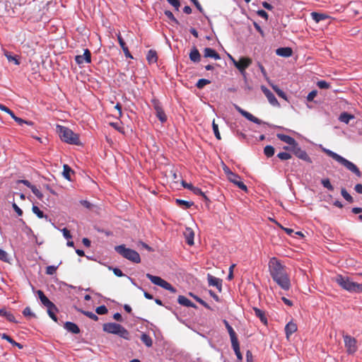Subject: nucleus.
I'll return each mask as SVG.
<instances>
[{
	"label": "nucleus",
	"mask_w": 362,
	"mask_h": 362,
	"mask_svg": "<svg viewBox=\"0 0 362 362\" xmlns=\"http://www.w3.org/2000/svg\"><path fill=\"white\" fill-rule=\"evenodd\" d=\"M189 59L193 62H199L201 59V55L196 47L192 49L189 53Z\"/></svg>",
	"instance_id": "obj_25"
},
{
	"label": "nucleus",
	"mask_w": 362,
	"mask_h": 362,
	"mask_svg": "<svg viewBox=\"0 0 362 362\" xmlns=\"http://www.w3.org/2000/svg\"><path fill=\"white\" fill-rule=\"evenodd\" d=\"M76 62L80 66H82L85 64L90 63L91 62V54L90 52L88 49H83V54H78L75 57Z\"/></svg>",
	"instance_id": "obj_10"
},
{
	"label": "nucleus",
	"mask_w": 362,
	"mask_h": 362,
	"mask_svg": "<svg viewBox=\"0 0 362 362\" xmlns=\"http://www.w3.org/2000/svg\"><path fill=\"white\" fill-rule=\"evenodd\" d=\"M354 189L356 192H358L359 194H362V185L361 184L356 185Z\"/></svg>",
	"instance_id": "obj_64"
},
{
	"label": "nucleus",
	"mask_w": 362,
	"mask_h": 362,
	"mask_svg": "<svg viewBox=\"0 0 362 362\" xmlns=\"http://www.w3.org/2000/svg\"><path fill=\"white\" fill-rule=\"evenodd\" d=\"M165 15L175 24H179L178 21L175 18L174 15L170 11H165Z\"/></svg>",
	"instance_id": "obj_47"
},
{
	"label": "nucleus",
	"mask_w": 362,
	"mask_h": 362,
	"mask_svg": "<svg viewBox=\"0 0 362 362\" xmlns=\"http://www.w3.org/2000/svg\"><path fill=\"white\" fill-rule=\"evenodd\" d=\"M115 250L124 258L134 263H139L141 262L139 254L136 250L126 247L124 245L116 246Z\"/></svg>",
	"instance_id": "obj_5"
},
{
	"label": "nucleus",
	"mask_w": 362,
	"mask_h": 362,
	"mask_svg": "<svg viewBox=\"0 0 362 362\" xmlns=\"http://www.w3.org/2000/svg\"><path fill=\"white\" fill-rule=\"evenodd\" d=\"M146 59L149 63H155L157 61L156 52L153 50H149L148 52Z\"/></svg>",
	"instance_id": "obj_31"
},
{
	"label": "nucleus",
	"mask_w": 362,
	"mask_h": 362,
	"mask_svg": "<svg viewBox=\"0 0 362 362\" xmlns=\"http://www.w3.org/2000/svg\"><path fill=\"white\" fill-rule=\"evenodd\" d=\"M317 85L321 89H327L330 87L329 84L325 81H320Z\"/></svg>",
	"instance_id": "obj_49"
},
{
	"label": "nucleus",
	"mask_w": 362,
	"mask_h": 362,
	"mask_svg": "<svg viewBox=\"0 0 362 362\" xmlns=\"http://www.w3.org/2000/svg\"><path fill=\"white\" fill-rule=\"evenodd\" d=\"M167 1L170 5H172L175 8V10H177V11L179 10V8L180 6V3L179 0H167Z\"/></svg>",
	"instance_id": "obj_52"
},
{
	"label": "nucleus",
	"mask_w": 362,
	"mask_h": 362,
	"mask_svg": "<svg viewBox=\"0 0 362 362\" xmlns=\"http://www.w3.org/2000/svg\"><path fill=\"white\" fill-rule=\"evenodd\" d=\"M37 294L41 301V303L46 307V308H49V307H52L54 308V303L52 302H51L48 298L44 294V293L40 291V290H38L37 291Z\"/></svg>",
	"instance_id": "obj_16"
},
{
	"label": "nucleus",
	"mask_w": 362,
	"mask_h": 362,
	"mask_svg": "<svg viewBox=\"0 0 362 362\" xmlns=\"http://www.w3.org/2000/svg\"><path fill=\"white\" fill-rule=\"evenodd\" d=\"M141 341L145 344V345L148 347H151L152 346V339L151 338L147 335L146 334H143L141 337Z\"/></svg>",
	"instance_id": "obj_33"
},
{
	"label": "nucleus",
	"mask_w": 362,
	"mask_h": 362,
	"mask_svg": "<svg viewBox=\"0 0 362 362\" xmlns=\"http://www.w3.org/2000/svg\"><path fill=\"white\" fill-rule=\"evenodd\" d=\"M103 330L107 333L114 334L122 337L124 339H128L129 332L119 324L109 322L103 325Z\"/></svg>",
	"instance_id": "obj_6"
},
{
	"label": "nucleus",
	"mask_w": 362,
	"mask_h": 362,
	"mask_svg": "<svg viewBox=\"0 0 362 362\" xmlns=\"http://www.w3.org/2000/svg\"><path fill=\"white\" fill-rule=\"evenodd\" d=\"M32 192H33V194L39 199H42L43 197V194L34 185H33L31 187H30Z\"/></svg>",
	"instance_id": "obj_45"
},
{
	"label": "nucleus",
	"mask_w": 362,
	"mask_h": 362,
	"mask_svg": "<svg viewBox=\"0 0 362 362\" xmlns=\"http://www.w3.org/2000/svg\"><path fill=\"white\" fill-rule=\"evenodd\" d=\"M252 64V60L247 57H241L239 61H234V66L244 74L245 69Z\"/></svg>",
	"instance_id": "obj_11"
},
{
	"label": "nucleus",
	"mask_w": 362,
	"mask_h": 362,
	"mask_svg": "<svg viewBox=\"0 0 362 362\" xmlns=\"http://www.w3.org/2000/svg\"><path fill=\"white\" fill-rule=\"evenodd\" d=\"M0 315L5 317L10 322L15 321V317L10 312L6 311V310H0Z\"/></svg>",
	"instance_id": "obj_32"
},
{
	"label": "nucleus",
	"mask_w": 362,
	"mask_h": 362,
	"mask_svg": "<svg viewBox=\"0 0 362 362\" xmlns=\"http://www.w3.org/2000/svg\"><path fill=\"white\" fill-rule=\"evenodd\" d=\"M12 207L18 216H21L23 215V211L18 206V205L15 202L12 204Z\"/></svg>",
	"instance_id": "obj_56"
},
{
	"label": "nucleus",
	"mask_w": 362,
	"mask_h": 362,
	"mask_svg": "<svg viewBox=\"0 0 362 362\" xmlns=\"http://www.w3.org/2000/svg\"><path fill=\"white\" fill-rule=\"evenodd\" d=\"M57 269V267H56V266H54V265L48 266L46 268V273L49 275H52L56 272Z\"/></svg>",
	"instance_id": "obj_51"
},
{
	"label": "nucleus",
	"mask_w": 362,
	"mask_h": 362,
	"mask_svg": "<svg viewBox=\"0 0 362 362\" xmlns=\"http://www.w3.org/2000/svg\"><path fill=\"white\" fill-rule=\"evenodd\" d=\"M257 13L259 16L267 20L268 19V14L264 10H259L257 11Z\"/></svg>",
	"instance_id": "obj_58"
},
{
	"label": "nucleus",
	"mask_w": 362,
	"mask_h": 362,
	"mask_svg": "<svg viewBox=\"0 0 362 362\" xmlns=\"http://www.w3.org/2000/svg\"><path fill=\"white\" fill-rule=\"evenodd\" d=\"M316 95H317V91L313 90L310 93H309V94L308 95L307 100L308 101H312Z\"/></svg>",
	"instance_id": "obj_59"
},
{
	"label": "nucleus",
	"mask_w": 362,
	"mask_h": 362,
	"mask_svg": "<svg viewBox=\"0 0 362 362\" xmlns=\"http://www.w3.org/2000/svg\"><path fill=\"white\" fill-rule=\"evenodd\" d=\"M47 313L49 315V316L55 322L57 321V316L55 315V312L57 311V308L55 306V305H54V308L52 307H49V308H47Z\"/></svg>",
	"instance_id": "obj_35"
},
{
	"label": "nucleus",
	"mask_w": 362,
	"mask_h": 362,
	"mask_svg": "<svg viewBox=\"0 0 362 362\" xmlns=\"http://www.w3.org/2000/svg\"><path fill=\"white\" fill-rule=\"evenodd\" d=\"M261 90H262V92L267 97L269 103L272 105L275 106V107H279V103L277 99L276 98L274 95L267 88H266L264 86H262Z\"/></svg>",
	"instance_id": "obj_12"
},
{
	"label": "nucleus",
	"mask_w": 362,
	"mask_h": 362,
	"mask_svg": "<svg viewBox=\"0 0 362 362\" xmlns=\"http://www.w3.org/2000/svg\"><path fill=\"white\" fill-rule=\"evenodd\" d=\"M33 214H35L39 218H45L47 221H51V219L46 215H44L43 212L37 206L33 205L32 208Z\"/></svg>",
	"instance_id": "obj_27"
},
{
	"label": "nucleus",
	"mask_w": 362,
	"mask_h": 362,
	"mask_svg": "<svg viewBox=\"0 0 362 362\" xmlns=\"http://www.w3.org/2000/svg\"><path fill=\"white\" fill-rule=\"evenodd\" d=\"M112 272L115 274V275H116L117 276L120 277V276H124V274L122 273V272L118 268H113Z\"/></svg>",
	"instance_id": "obj_63"
},
{
	"label": "nucleus",
	"mask_w": 362,
	"mask_h": 362,
	"mask_svg": "<svg viewBox=\"0 0 362 362\" xmlns=\"http://www.w3.org/2000/svg\"><path fill=\"white\" fill-rule=\"evenodd\" d=\"M207 280H208V282H209V284L210 286H215L216 287L219 291H221V281L211 275V274H208L207 276Z\"/></svg>",
	"instance_id": "obj_17"
},
{
	"label": "nucleus",
	"mask_w": 362,
	"mask_h": 362,
	"mask_svg": "<svg viewBox=\"0 0 362 362\" xmlns=\"http://www.w3.org/2000/svg\"><path fill=\"white\" fill-rule=\"evenodd\" d=\"M5 56L6 57L7 59L11 62H13L15 64L18 65L20 64L18 59H17L16 56H12L8 52H5L4 53Z\"/></svg>",
	"instance_id": "obj_38"
},
{
	"label": "nucleus",
	"mask_w": 362,
	"mask_h": 362,
	"mask_svg": "<svg viewBox=\"0 0 362 362\" xmlns=\"http://www.w3.org/2000/svg\"><path fill=\"white\" fill-rule=\"evenodd\" d=\"M235 108L237 110V111H238L243 117H245L247 119L255 123V124H260L262 123V122L255 117V116H253L251 113L243 110L241 107H240L239 106L235 105Z\"/></svg>",
	"instance_id": "obj_13"
},
{
	"label": "nucleus",
	"mask_w": 362,
	"mask_h": 362,
	"mask_svg": "<svg viewBox=\"0 0 362 362\" xmlns=\"http://www.w3.org/2000/svg\"><path fill=\"white\" fill-rule=\"evenodd\" d=\"M56 129L60 139L64 142L76 145L80 144L78 134L74 133L70 129L62 125H57Z\"/></svg>",
	"instance_id": "obj_4"
},
{
	"label": "nucleus",
	"mask_w": 362,
	"mask_h": 362,
	"mask_svg": "<svg viewBox=\"0 0 362 362\" xmlns=\"http://www.w3.org/2000/svg\"><path fill=\"white\" fill-rule=\"evenodd\" d=\"M277 55L284 57H288L292 54V49L289 47H281L276 50Z\"/></svg>",
	"instance_id": "obj_23"
},
{
	"label": "nucleus",
	"mask_w": 362,
	"mask_h": 362,
	"mask_svg": "<svg viewBox=\"0 0 362 362\" xmlns=\"http://www.w3.org/2000/svg\"><path fill=\"white\" fill-rule=\"evenodd\" d=\"M156 116L160 119V121L161 122H165L167 118H166L165 114L164 113L162 108L160 107L159 106H156Z\"/></svg>",
	"instance_id": "obj_29"
},
{
	"label": "nucleus",
	"mask_w": 362,
	"mask_h": 362,
	"mask_svg": "<svg viewBox=\"0 0 362 362\" xmlns=\"http://www.w3.org/2000/svg\"><path fill=\"white\" fill-rule=\"evenodd\" d=\"M344 347L349 355H354L358 350L357 340L348 334L342 335Z\"/></svg>",
	"instance_id": "obj_7"
},
{
	"label": "nucleus",
	"mask_w": 362,
	"mask_h": 362,
	"mask_svg": "<svg viewBox=\"0 0 362 362\" xmlns=\"http://www.w3.org/2000/svg\"><path fill=\"white\" fill-rule=\"evenodd\" d=\"M334 281L344 290L350 293H362V284L354 282L348 276L337 274Z\"/></svg>",
	"instance_id": "obj_3"
},
{
	"label": "nucleus",
	"mask_w": 362,
	"mask_h": 362,
	"mask_svg": "<svg viewBox=\"0 0 362 362\" xmlns=\"http://www.w3.org/2000/svg\"><path fill=\"white\" fill-rule=\"evenodd\" d=\"M223 323H224V325H225V326H226V329H227V330L228 332V334L230 335L231 343L235 342L236 341H238L234 329L229 325L228 322L227 320H223Z\"/></svg>",
	"instance_id": "obj_21"
},
{
	"label": "nucleus",
	"mask_w": 362,
	"mask_h": 362,
	"mask_svg": "<svg viewBox=\"0 0 362 362\" xmlns=\"http://www.w3.org/2000/svg\"><path fill=\"white\" fill-rule=\"evenodd\" d=\"M0 259L5 262H9L8 253L1 249H0Z\"/></svg>",
	"instance_id": "obj_43"
},
{
	"label": "nucleus",
	"mask_w": 362,
	"mask_h": 362,
	"mask_svg": "<svg viewBox=\"0 0 362 362\" xmlns=\"http://www.w3.org/2000/svg\"><path fill=\"white\" fill-rule=\"evenodd\" d=\"M177 301L180 305H185L189 308H195V305L188 298L183 296H179Z\"/></svg>",
	"instance_id": "obj_24"
},
{
	"label": "nucleus",
	"mask_w": 362,
	"mask_h": 362,
	"mask_svg": "<svg viewBox=\"0 0 362 362\" xmlns=\"http://www.w3.org/2000/svg\"><path fill=\"white\" fill-rule=\"evenodd\" d=\"M223 170L225 173V174L227 175L228 179L229 177H234V173H233L228 167H227L226 165H223Z\"/></svg>",
	"instance_id": "obj_53"
},
{
	"label": "nucleus",
	"mask_w": 362,
	"mask_h": 362,
	"mask_svg": "<svg viewBox=\"0 0 362 362\" xmlns=\"http://www.w3.org/2000/svg\"><path fill=\"white\" fill-rule=\"evenodd\" d=\"M176 202L180 205V206H184L185 209H187V208H189L191 206H192L193 203L192 202H187V201H185V200H182V199H176Z\"/></svg>",
	"instance_id": "obj_42"
},
{
	"label": "nucleus",
	"mask_w": 362,
	"mask_h": 362,
	"mask_svg": "<svg viewBox=\"0 0 362 362\" xmlns=\"http://www.w3.org/2000/svg\"><path fill=\"white\" fill-rule=\"evenodd\" d=\"M312 18L316 22L319 23L321 21H323L327 18V16L325 14L323 13H319L316 12H313L311 13Z\"/></svg>",
	"instance_id": "obj_30"
},
{
	"label": "nucleus",
	"mask_w": 362,
	"mask_h": 362,
	"mask_svg": "<svg viewBox=\"0 0 362 362\" xmlns=\"http://www.w3.org/2000/svg\"><path fill=\"white\" fill-rule=\"evenodd\" d=\"M235 267V264H232L230 267V268H229V274H228V277H227V279L228 280H231L233 278V269H234Z\"/></svg>",
	"instance_id": "obj_60"
},
{
	"label": "nucleus",
	"mask_w": 362,
	"mask_h": 362,
	"mask_svg": "<svg viewBox=\"0 0 362 362\" xmlns=\"http://www.w3.org/2000/svg\"><path fill=\"white\" fill-rule=\"evenodd\" d=\"M268 266L269 274L273 280L282 289L288 291L291 287V281L285 266L276 257L270 259Z\"/></svg>",
	"instance_id": "obj_1"
},
{
	"label": "nucleus",
	"mask_w": 362,
	"mask_h": 362,
	"mask_svg": "<svg viewBox=\"0 0 362 362\" xmlns=\"http://www.w3.org/2000/svg\"><path fill=\"white\" fill-rule=\"evenodd\" d=\"M286 151H291L298 158L303 160L306 162L311 163L312 160L308 153L302 150L298 145V144L293 148H288L285 146L284 148Z\"/></svg>",
	"instance_id": "obj_9"
},
{
	"label": "nucleus",
	"mask_w": 362,
	"mask_h": 362,
	"mask_svg": "<svg viewBox=\"0 0 362 362\" xmlns=\"http://www.w3.org/2000/svg\"><path fill=\"white\" fill-rule=\"evenodd\" d=\"M204 57L213 58L214 59H220L219 54L212 48L206 47L204 49Z\"/></svg>",
	"instance_id": "obj_20"
},
{
	"label": "nucleus",
	"mask_w": 362,
	"mask_h": 362,
	"mask_svg": "<svg viewBox=\"0 0 362 362\" xmlns=\"http://www.w3.org/2000/svg\"><path fill=\"white\" fill-rule=\"evenodd\" d=\"M276 136L281 141L290 145L291 146L289 148H293L297 144V142L296 141V140L290 136L283 134H277Z\"/></svg>",
	"instance_id": "obj_14"
},
{
	"label": "nucleus",
	"mask_w": 362,
	"mask_h": 362,
	"mask_svg": "<svg viewBox=\"0 0 362 362\" xmlns=\"http://www.w3.org/2000/svg\"><path fill=\"white\" fill-rule=\"evenodd\" d=\"M210 83V81L207 79H204V78H202V79H199L197 83V87L198 88H202L203 87H204L206 85Z\"/></svg>",
	"instance_id": "obj_44"
},
{
	"label": "nucleus",
	"mask_w": 362,
	"mask_h": 362,
	"mask_svg": "<svg viewBox=\"0 0 362 362\" xmlns=\"http://www.w3.org/2000/svg\"><path fill=\"white\" fill-rule=\"evenodd\" d=\"M322 151H324L327 156L335 160L339 164L345 167L348 170L354 173L358 177H361V173L359 170L358 168L352 162L348 160L337 153L327 149L326 148H322Z\"/></svg>",
	"instance_id": "obj_2"
},
{
	"label": "nucleus",
	"mask_w": 362,
	"mask_h": 362,
	"mask_svg": "<svg viewBox=\"0 0 362 362\" xmlns=\"http://www.w3.org/2000/svg\"><path fill=\"white\" fill-rule=\"evenodd\" d=\"M184 235L188 245H192L194 244V233L192 228H186Z\"/></svg>",
	"instance_id": "obj_19"
},
{
	"label": "nucleus",
	"mask_w": 362,
	"mask_h": 362,
	"mask_svg": "<svg viewBox=\"0 0 362 362\" xmlns=\"http://www.w3.org/2000/svg\"><path fill=\"white\" fill-rule=\"evenodd\" d=\"M321 183L323 185V187L327 188V189H329L330 191H332L334 189V187L332 185V184L330 183V181L329 179L326 178V179L322 180Z\"/></svg>",
	"instance_id": "obj_41"
},
{
	"label": "nucleus",
	"mask_w": 362,
	"mask_h": 362,
	"mask_svg": "<svg viewBox=\"0 0 362 362\" xmlns=\"http://www.w3.org/2000/svg\"><path fill=\"white\" fill-rule=\"evenodd\" d=\"M64 328L73 334H78L80 332L78 327L74 322H66L64 324Z\"/></svg>",
	"instance_id": "obj_22"
},
{
	"label": "nucleus",
	"mask_w": 362,
	"mask_h": 362,
	"mask_svg": "<svg viewBox=\"0 0 362 362\" xmlns=\"http://www.w3.org/2000/svg\"><path fill=\"white\" fill-rule=\"evenodd\" d=\"M297 330V325L293 322H289L285 327V332L286 338L288 339L290 336L296 332Z\"/></svg>",
	"instance_id": "obj_18"
},
{
	"label": "nucleus",
	"mask_w": 362,
	"mask_h": 362,
	"mask_svg": "<svg viewBox=\"0 0 362 362\" xmlns=\"http://www.w3.org/2000/svg\"><path fill=\"white\" fill-rule=\"evenodd\" d=\"M277 156L283 160H288L291 158V156L286 152H281L278 153Z\"/></svg>",
	"instance_id": "obj_48"
},
{
	"label": "nucleus",
	"mask_w": 362,
	"mask_h": 362,
	"mask_svg": "<svg viewBox=\"0 0 362 362\" xmlns=\"http://www.w3.org/2000/svg\"><path fill=\"white\" fill-rule=\"evenodd\" d=\"M228 180L236 186H238L240 189L247 191V186L240 180V177L238 175L234 173V177H229Z\"/></svg>",
	"instance_id": "obj_15"
},
{
	"label": "nucleus",
	"mask_w": 362,
	"mask_h": 362,
	"mask_svg": "<svg viewBox=\"0 0 362 362\" xmlns=\"http://www.w3.org/2000/svg\"><path fill=\"white\" fill-rule=\"evenodd\" d=\"M191 191L197 195L202 196L205 199L206 198L204 192L199 187H194Z\"/></svg>",
	"instance_id": "obj_54"
},
{
	"label": "nucleus",
	"mask_w": 362,
	"mask_h": 362,
	"mask_svg": "<svg viewBox=\"0 0 362 362\" xmlns=\"http://www.w3.org/2000/svg\"><path fill=\"white\" fill-rule=\"evenodd\" d=\"M1 338L4 339H6V341H8V342H10L11 344L14 345V346H18L19 349H22L23 348V345H21V344L18 343V342H16L14 340H13L8 335H7L6 334H1Z\"/></svg>",
	"instance_id": "obj_34"
},
{
	"label": "nucleus",
	"mask_w": 362,
	"mask_h": 362,
	"mask_svg": "<svg viewBox=\"0 0 362 362\" xmlns=\"http://www.w3.org/2000/svg\"><path fill=\"white\" fill-rule=\"evenodd\" d=\"M254 312H255V315L259 318V320H261V322L264 324V325H267V318L265 315V313L263 310L259 309V308H255L254 309Z\"/></svg>",
	"instance_id": "obj_26"
},
{
	"label": "nucleus",
	"mask_w": 362,
	"mask_h": 362,
	"mask_svg": "<svg viewBox=\"0 0 362 362\" xmlns=\"http://www.w3.org/2000/svg\"><path fill=\"white\" fill-rule=\"evenodd\" d=\"M16 122H18L20 125H23V124H27L28 125H32L33 122L30 121H25L20 117H16L14 119Z\"/></svg>",
	"instance_id": "obj_55"
},
{
	"label": "nucleus",
	"mask_w": 362,
	"mask_h": 362,
	"mask_svg": "<svg viewBox=\"0 0 362 362\" xmlns=\"http://www.w3.org/2000/svg\"><path fill=\"white\" fill-rule=\"evenodd\" d=\"M212 127L216 138L218 140H221V137L218 130V124H216L215 120H214L212 122Z\"/></svg>",
	"instance_id": "obj_39"
},
{
	"label": "nucleus",
	"mask_w": 362,
	"mask_h": 362,
	"mask_svg": "<svg viewBox=\"0 0 362 362\" xmlns=\"http://www.w3.org/2000/svg\"><path fill=\"white\" fill-rule=\"evenodd\" d=\"M95 311L98 315H104L107 313V309L105 305H100L96 308Z\"/></svg>",
	"instance_id": "obj_50"
},
{
	"label": "nucleus",
	"mask_w": 362,
	"mask_h": 362,
	"mask_svg": "<svg viewBox=\"0 0 362 362\" xmlns=\"http://www.w3.org/2000/svg\"><path fill=\"white\" fill-rule=\"evenodd\" d=\"M341 196L349 202L351 203L354 202L352 197L348 193L345 189L341 190Z\"/></svg>",
	"instance_id": "obj_40"
},
{
	"label": "nucleus",
	"mask_w": 362,
	"mask_h": 362,
	"mask_svg": "<svg viewBox=\"0 0 362 362\" xmlns=\"http://www.w3.org/2000/svg\"><path fill=\"white\" fill-rule=\"evenodd\" d=\"M231 344H232V347H233L237 357L239 359H242V355L240 351V346H239L238 341H236L235 342H233V343H231Z\"/></svg>",
	"instance_id": "obj_36"
},
{
	"label": "nucleus",
	"mask_w": 362,
	"mask_h": 362,
	"mask_svg": "<svg viewBox=\"0 0 362 362\" xmlns=\"http://www.w3.org/2000/svg\"><path fill=\"white\" fill-rule=\"evenodd\" d=\"M146 277L151 281L152 284L160 286L161 288L170 291L171 293H175L176 289L171 286L165 280L163 279L160 276H153L150 274H146Z\"/></svg>",
	"instance_id": "obj_8"
},
{
	"label": "nucleus",
	"mask_w": 362,
	"mask_h": 362,
	"mask_svg": "<svg viewBox=\"0 0 362 362\" xmlns=\"http://www.w3.org/2000/svg\"><path fill=\"white\" fill-rule=\"evenodd\" d=\"M70 172H71V168L69 167V165H64L63 175L67 180H70V174H69Z\"/></svg>",
	"instance_id": "obj_46"
},
{
	"label": "nucleus",
	"mask_w": 362,
	"mask_h": 362,
	"mask_svg": "<svg viewBox=\"0 0 362 362\" xmlns=\"http://www.w3.org/2000/svg\"><path fill=\"white\" fill-rule=\"evenodd\" d=\"M62 232L63 233L64 237L66 239H71V235L70 234V231L67 228H64L62 229Z\"/></svg>",
	"instance_id": "obj_57"
},
{
	"label": "nucleus",
	"mask_w": 362,
	"mask_h": 362,
	"mask_svg": "<svg viewBox=\"0 0 362 362\" xmlns=\"http://www.w3.org/2000/svg\"><path fill=\"white\" fill-rule=\"evenodd\" d=\"M354 115H351V114H349L347 112H343L339 116V120L341 122H344L345 124H348L349 122V121L352 119H354Z\"/></svg>",
	"instance_id": "obj_28"
},
{
	"label": "nucleus",
	"mask_w": 362,
	"mask_h": 362,
	"mask_svg": "<svg viewBox=\"0 0 362 362\" xmlns=\"http://www.w3.org/2000/svg\"><path fill=\"white\" fill-rule=\"evenodd\" d=\"M117 40H118V42L119 43V45L121 46L122 49L126 47V44L124 41V40L122 39V37H121L120 34L117 35Z\"/></svg>",
	"instance_id": "obj_62"
},
{
	"label": "nucleus",
	"mask_w": 362,
	"mask_h": 362,
	"mask_svg": "<svg viewBox=\"0 0 362 362\" xmlns=\"http://www.w3.org/2000/svg\"><path fill=\"white\" fill-rule=\"evenodd\" d=\"M23 314L25 315V316H33V313H32L31 310L30 308L28 307H26L23 311Z\"/></svg>",
	"instance_id": "obj_61"
},
{
	"label": "nucleus",
	"mask_w": 362,
	"mask_h": 362,
	"mask_svg": "<svg viewBox=\"0 0 362 362\" xmlns=\"http://www.w3.org/2000/svg\"><path fill=\"white\" fill-rule=\"evenodd\" d=\"M264 153L267 157H271L274 154V148L272 146H266Z\"/></svg>",
	"instance_id": "obj_37"
}]
</instances>
